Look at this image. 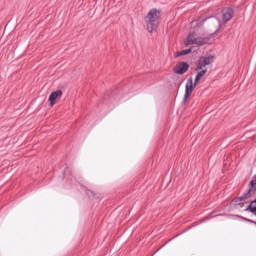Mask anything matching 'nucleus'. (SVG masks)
<instances>
[{"label":"nucleus","mask_w":256,"mask_h":256,"mask_svg":"<svg viewBox=\"0 0 256 256\" xmlns=\"http://www.w3.org/2000/svg\"><path fill=\"white\" fill-rule=\"evenodd\" d=\"M159 19H161V10L153 8L148 12L145 17V23L149 33L157 31V27H159Z\"/></svg>","instance_id":"1"},{"label":"nucleus","mask_w":256,"mask_h":256,"mask_svg":"<svg viewBox=\"0 0 256 256\" xmlns=\"http://www.w3.org/2000/svg\"><path fill=\"white\" fill-rule=\"evenodd\" d=\"M215 61V57H213V55L209 54L206 56H202L199 58L198 60V65H197V71L201 70L200 72L197 73L196 77H195V85H197L199 83V81H201V79H203V77H205V75L207 74V69H205V67L211 65L213 62Z\"/></svg>","instance_id":"2"},{"label":"nucleus","mask_w":256,"mask_h":256,"mask_svg":"<svg viewBox=\"0 0 256 256\" xmlns=\"http://www.w3.org/2000/svg\"><path fill=\"white\" fill-rule=\"evenodd\" d=\"M232 18H233V9L225 8L222 11V21L218 20L217 18H211L210 22L212 23V25H214V27H216V30L219 31V29L223 27V25H225L227 21H231Z\"/></svg>","instance_id":"3"},{"label":"nucleus","mask_w":256,"mask_h":256,"mask_svg":"<svg viewBox=\"0 0 256 256\" xmlns=\"http://www.w3.org/2000/svg\"><path fill=\"white\" fill-rule=\"evenodd\" d=\"M207 38L197 36V33L193 32L188 35V37L184 41L185 47H189V45H198L199 47L203 45H207Z\"/></svg>","instance_id":"4"},{"label":"nucleus","mask_w":256,"mask_h":256,"mask_svg":"<svg viewBox=\"0 0 256 256\" xmlns=\"http://www.w3.org/2000/svg\"><path fill=\"white\" fill-rule=\"evenodd\" d=\"M255 191H256V179H253L250 182V188L247 191V193H245L243 196H241L239 199L240 201H245L247 199H251V197H253V195H255Z\"/></svg>","instance_id":"5"},{"label":"nucleus","mask_w":256,"mask_h":256,"mask_svg":"<svg viewBox=\"0 0 256 256\" xmlns=\"http://www.w3.org/2000/svg\"><path fill=\"white\" fill-rule=\"evenodd\" d=\"M173 71L174 73H176V75H184V73H187V71H189V64H187L186 62H180L175 65Z\"/></svg>","instance_id":"6"},{"label":"nucleus","mask_w":256,"mask_h":256,"mask_svg":"<svg viewBox=\"0 0 256 256\" xmlns=\"http://www.w3.org/2000/svg\"><path fill=\"white\" fill-rule=\"evenodd\" d=\"M62 97H63V91H61V90L53 91L50 94L49 99H48L51 107H53V105H55L57 103V101H59V99H61Z\"/></svg>","instance_id":"7"},{"label":"nucleus","mask_w":256,"mask_h":256,"mask_svg":"<svg viewBox=\"0 0 256 256\" xmlns=\"http://www.w3.org/2000/svg\"><path fill=\"white\" fill-rule=\"evenodd\" d=\"M195 87H197V84H195V82L193 84V78H189L185 87V99L191 97V94L193 93V89H195Z\"/></svg>","instance_id":"8"},{"label":"nucleus","mask_w":256,"mask_h":256,"mask_svg":"<svg viewBox=\"0 0 256 256\" xmlns=\"http://www.w3.org/2000/svg\"><path fill=\"white\" fill-rule=\"evenodd\" d=\"M189 53H191V48L176 52V57H183L189 55Z\"/></svg>","instance_id":"9"},{"label":"nucleus","mask_w":256,"mask_h":256,"mask_svg":"<svg viewBox=\"0 0 256 256\" xmlns=\"http://www.w3.org/2000/svg\"><path fill=\"white\" fill-rule=\"evenodd\" d=\"M248 210L250 211V213H256V199L250 202Z\"/></svg>","instance_id":"10"}]
</instances>
